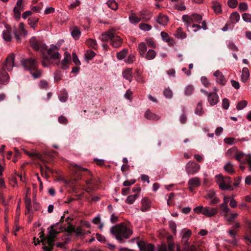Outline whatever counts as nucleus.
Segmentation results:
<instances>
[{
	"mask_svg": "<svg viewBox=\"0 0 251 251\" xmlns=\"http://www.w3.org/2000/svg\"><path fill=\"white\" fill-rule=\"evenodd\" d=\"M29 44L34 50H38L42 52V64L44 67H48L51 64V59L53 60L60 59V54L57 52L58 48L56 46L52 45L47 51V54L45 51L47 50V46L38 38L33 37L29 40Z\"/></svg>",
	"mask_w": 251,
	"mask_h": 251,
	"instance_id": "f257e3e1",
	"label": "nucleus"
},
{
	"mask_svg": "<svg viewBox=\"0 0 251 251\" xmlns=\"http://www.w3.org/2000/svg\"><path fill=\"white\" fill-rule=\"evenodd\" d=\"M75 169L77 171V179H85L87 191H93L98 187V181L93 179L92 175L87 169L81 167L77 165H75Z\"/></svg>",
	"mask_w": 251,
	"mask_h": 251,
	"instance_id": "f03ea898",
	"label": "nucleus"
},
{
	"mask_svg": "<svg viewBox=\"0 0 251 251\" xmlns=\"http://www.w3.org/2000/svg\"><path fill=\"white\" fill-rule=\"evenodd\" d=\"M111 233L113 234L119 243L124 244L126 240L128 239L133 234V230L126 226L125 223H121L111 228Z\"/></svg>",
	"mask_w": 251,
	"mask_h": 251,
	"instance_id": "7ed1b4c3",
	"label": "nucleus"
},
{
	"mask_svg": "<svg viewBox=\"0 0 251 251\" xmlns=\"http://www.w3.org/2000/svg\"><path fill=\"white\" fill-rule=\"evenodd\" d=\"M14 55L9 54L5 62L0 64V84L4 85L9 81V76L6 70L10 71L14 67Z\"/></svg>",
	"mask_w": 251,
	"mask_h": 251,
	"instance_id": "20e7f679",
	"label": "nucleus"
},
{
	"mask_svg": "<svg viewBox=\"0 0 251 251\" xmlns=\"http://www.w3.org/2000/svg\"><path fill=\"white\" fill-rule=\"evenodd\" d=\"M21 63L24 69L29 71L34 78H39L41 77L42 72L38 69L39 64L36 59L33 58L25 59L21 61Z\"/></svg>",
	"mask_w": 251,
	"mask_h": 251,
	"instance_id": "39448f33",
	"label": "nucleus"
},
{
	"mask_svg": "<svg viewBox=\"0 0 251 251\" xmlns=\"http://www.w3.org/2000/svg\"><path fill=\"white\" fill-rule=\"evenodd\" d=\"M235 153V158L236 160L241 162V159L244 158L245 161L247 162L249 170L251 172V154H246L245 153L237 151L236 147L228 150L227 151V155H230L229 154Z\"/></svg>",
	"mask_w": 251,
	"mask_h": 251,
	"instance_id": "423d86ee",
	"label": "nucleus"
},
{
	"mask_svg": "<svg viewBox=\"0 0 251 251\" xmlns=\"http://www.w3.org/2000/svg\"><path fill=\"white\" fill-rule=\"evenodd\" d=\"M217 178V183L219 185L221 190H232L233 187L230 184L232 183L231 178L229 176L224 177L222 175L216 176Z\"/></svg>",
	"mask_w": 251,
	"mask_h": 251,
	"instance_id": "0eeeda50",
	"label": "nucleus"
},
{
	"mask_svg": "<svg viewBox=\"0 0 251 251\" xmlns=\"http://www.w3.org/2000/svg\"><path fill=\"white\" fill-rule=\"evenodd\" d=\"M13 33L17 41L20 42V37H25L26 35V31L25 29L24 24L20 23L18 27H14Z\"/></svg>",
	"mask_w": 251,
	"mask_h": 251,
	"instance_id": "6e6552de",
	"label": "nucleus"
},
{
	"mask_svg": "<svg viewBox=\"0 0 251 251\" xmlns=\"http://www.w3.org/2000/svg\"><path fill=\"white\" fill-rule=\"evenodd\" d=\"M200 169V165L193 161H189L186 165V172L189 175L197 174Z\"/></svg>",
	"mask_w": 251,
	"mask_h": 251,
	"instance_id": "1a4fd4ad",
	"label": "nucleus"
},
{
	"mask_svg": "<svg viewBox=\"0 0 251 251\" xmlns=\"http://www.w3.org/2000/svg\"><path fill=\"white\" fill-rule=\"evenodd\" d=\"M70 59H71V55L69 53H68L67 52H65L64 53V58L63 59V60L61 61V62L59 60V61L56 63L57 65H59V64L61 65V67H60V68L66 70L68 69L69 68V64L70 63Z\"/></svg>",
	"mask_w": 251,
	"mask_h": 251,
	"instance_id": "9d476101",
	"label": "nucleus"
},
{
	"mask_svg": "<svg viewBox=\"0 0 251 251\" xmlns=\"http://www.w3.org/2000/svg\"><path fill=\"white\" fill-rule=\"evenodd\" d=\"M140 251H154V246L151 243L146 244L144 241H139L137 243Z\"/></svg>",
	"mask_w": 251,
	"mask_h": 251,
	"instance_id": "9b49d317",
	"label": "nucleus"
},
{
	"mask_svg": "<svg viewBox=\"0 0 251 251\" xmlns=\"http://www.w3.org/2000/svg\"><path fill=\"white\" fill-rule=\"evenodd\" d=\"M100 39L101 42H102V46L103 49L106 50H108V45L107 43L109 40V29L103 33V34L100 36Z\"/></svg>",
	"mask_w": 251,
	"mask_h": 251,
	"instance_id": "f8f14e48",
	"label": "nucleus"
},
{
	"mask_svg": "<svg viewBox=\"0 0 251 251\" xmlns=\"http://www.w3.org/2000/svg\"><path fill=\"white\" fill-rule=\"evenodd\" d=\"M112 30L111 29V31ZM110 41L111 45H112L114 48H118L121 46L122 41V39L119 36H116L113 33L111 32L110 34Z\"/></svg>",
	"mask_w": 251,
	"mask_h": 251,
	"instance_id": "ddd939ff",
	"label": "nucleus"
},
{
	"mask_svg": "<svg viewBox=\"0 0 251 251\" xmlns=\"http://www.w3.org/2000/svg\"><path fill=\"white\" fill-rule=\"evenodd\" d=\"M230 20L227 22L226 24L222 28L223 31H226L228 29H232L233 28L232 24L238 23L240 20V17H230Z\"/></svg>",
	"mask_w": 251,
	"mask_h": 251,
	"instance_id": "4468645a",
	"label": "nucleus"
},
{
	"mask_svg": "<svg viewBox=\"0 0 251 251\" xmlns=\"http://www.w3.org/2000/svg\"><path fill=\"white\" fill-rule=\"evenodd\" d=\"M218 213L217 208H211L209 206L204 207L202 214L207 217H212L214 216Z\"/></svg>",
	"mask_w": 251,
	"mask_h": 251,
	"instance_id": "2eb2a0df",
	"label": "nucleus"
},
{
	"mask_svg": "<svg viewBox=\"0 0 251 251\" xmlns=\"http://www.w3.org/2000/svg\"><path fill=\"white\" fill-rule=\"evenodd\" d=\"M188 185L189 190L191 192L193 191L194 188L200 186L201 181L200 178L195 177L190 179L188 181Z\"/></svg>",
	"mask_w": 251,
	"mask_h": 251,
	"instance_id": "dca6fc26",
	"label": "nucleus"
},
{
	"mask_svg": "<svg viewBox=\"0 0 251 251\" xmlns=\"http://www.w3.org/2000/svg\"><path fill=\"white\" fill-rule=\"evenodd\" d=\"M229 201V198L228 197H225L224 198V202L222 204H220L219 206L220 211H222L223 213L225 214L226 215H227V213H229L230 211L229 208L227 206V203Z\"/></svg>",
	"mask_w": 251,
	"mask_h": 251,
	"instance_id": "f3484780",
	"label": "nucleus"
},
{
	"mask_svg": "<svg viewBox=\"0 0 251 251\" xmlns=\"http://www.w3.org/2000/svg\"><path fill=\"white\" fill-rule=\"evenodd\" d=\"M207 99L210 105L213 106L217 103L218 101V96L217 93L212 92L208 94Z\"/></svg>",
	"mask_w": 251,
	"mask_h": 251,
	"instance_id": "a211bd4d",
	"label": "nucleus"
},
{
	"mask_svg": "<svg viewBox=\"0 0 251 251\" xmlns=\"http://www.w3.org/2000/svg\"><path fill=\"white\" fill-rule=\"evenodd\" d=\"M215 77H216V79H217V82L219 84L222 85H225L226 83V78L222 74V73L220 71L217 70L215 71L214 74Z\"/></svg>",
	"mask_w": 251,
	"mask_h": 251,
	"instance_id": "6ab92c4d",
	"label": "nucleus"
},
{
	"mask_svg": "<svg viewBox=\"0 0 251 251\" xmlns=\"http://www.w3.org/2000/svg\"><path fill=\"white\" fill-rule=\"evenodd\" d=\"M6 30L3 31V38L4 40L9 42L11 40V32L12 29L11 27L8 25H5Z\"/></svg>",
	"mask_w": 251,
	"mask_h": 251,
	"instance_id": "aec40b11",
	"label": "nucleus"
},
{
	"mask_svg": "<svg viewBox=\"0 0 251 251\" xmlns=\"http://www.w3.org/2000/svg\"><path fill=\"white\" fill-rule=\"evenodd\" d=\"M151 202H150L148 199L147 198H144L143 200H142L141 211L143 212L149 211V209L151 208Z\"/></svg>",
	"mask_w": 251,
	"mask_h": 251,
	"instance_id": "412c9836",
	"label": "nucleus"
},
{
	"mask_svg": "<svg viewBox=\"0 0 251 251\" xmlns=\"http://www.w3.org/2000/svg\"><path fill=\"white\" fill-rule=\"evenodd\" d=\"M71 34L73 38L77 40L79 38L81 32L80 29L77 26H74L70 28Z\"/></svg>",
	"mask_w": 251,
	"mask_h": 251,
	"instance_id": "4be33fe9",
	"label": "nucleus"
},
{
	"mask_svg": "<svg viewBox=\"0 0 251 251\" xmlns=\"http://www.w3.org/2000/svg\"><path fill=\"white\" fill-rule=\"evenodd\" d=\"M144 116H145L146 118L149 120H159V116L155 115V114L151 112V110H147L145 114H144Z\"/></svg>",
	"mask_w": 251,
	"mask_h": 251,
	"instance_id": "5701e85b",
	"label": "nucleus"
},
{
	"mask_svg": "<svg viewBox=\"0 0 251 251\" xmlns=\"http://www.w3.org/2000/svg\"><path fill=\"white\" fill-rule=\"evenodd\" d=\"M138 50L139 54L142 56H144L145 53L147 51L146 44L144 42H141L138 45Z\"/></svg>",
	"mask_w": 251,
	"mask_h": 251,
	"instance_id": "b1692460",
	"label": "nucleus"
},
{
	"mask_svg": "<svg viewBox=\"0 0 251 251\" xmlns=\"http://www.w3.org/2000/svg\"><path fill=\"white\" fill-rule=\"evenodd\" d=\"M131 71L132 69H128L123 72V76L124 78L128 80L130 82L131 81L132 78L133 77V76L131 75Z\"/></svg>",
	"mask_w": 251,
	"mask_h": 251,
	"instance_id": "393cba45",
	"label": "nucleus"
},
{
	"mask_svg": "<svg viewBox=\"0 0 251 251\" xmlns=\"http://www.w3.org/2000/svg\"><path fill=\"white\" fill-rule=\"evenodd\" d=\"M25 202L26 206V210L25 215L29 214V213L31 212V200L30 198H25Z\"/></svg>",
	"mask_w": 251,
	"mask_h": 251,
	"instance_id": "a878e982",
	"label": "nucleus"
},
{
	"mask_svg": "<svg viewBox=\"0 0 251 251\" xmlns=\"http://www.w3.org/2000/svg\"><path fill=\"white\" fill-rule=\"evenodd\" d=\"M38 22L39 19L36 17H29L28 20H27V23L31 26V28H34Z\"/></svg>",
	"mask_w": 251,
	"mask_h": 251,
	"instance_id": "bb28decb",
	"label": "nucleus"
},
{
	"mask_svg": "<svg viewBox=\"0 0 251 251\" xmlns=\"http://www.w3.org/2000/svg\"><path fill=\"white\" fill-rule=\"evenodd\" d=\"M62 230H64L65 231L69 233H72L73 232H75V226L72 225L70 223H68L67 227L62 226Z\"/></svg>",
	"mask_w": 251,
	"mask_h": 251,
	"instance_id": "cd10ccee",
	"label": "nucleus"
},
{
	"mask_svg": "<svg viewBox=\"0 0 251 251\" xmlns=\"http://www.w3.org/2000/svg\"><path fill=\"white\" fill-rule=\"evenodd\" d=\"M156 55V53L154 50H149L147 53H145V55L144 57H145L146 59L148 60H151L154 59Z\"/></svg>",
	"mask_w": 251,
	"mask_h": 251,
	"instance_id": "c85d7f7f",
	"label": "nucleus"
},
{
	"mask_svg": "<svg viewBox=\"0 0 251 251\" xmlns=\"http://www.w3.org/2000/svg\"><path fill=\"white\" fill-rule=\"evenodd\" d=\"M220 212L221 214L223 215L224 216H225V217L226 218L227 221H230V222L233 221V220L234 219H235V218L236 217H237V215H238L237 213H230L229 214H228V213H227V215H226L225 213H223L222 211L220 210Z\"/></svg>",
	"mask_w": 251,
	"mask_h": 251,
	"instance_id": "c756f323",
	"label": "nucleus"
},
{
	"mask_svg": "<svg viewBox=\"0 0 251 251\" xmlns=\"http://www.w3.org/2000/svg\"><path fill=\"white\" fill-rule=\"evenodd\" d=\"M203 113L202 101H200L197 103V107L195 110V114L199 116H201L203 114Z\"/></svg>",
	"mask_w": 251,
	"mask_h": 251,
	"instance_id": "7c9ffc66",
	"label": "nucleus"
},
{
	"mask_svg": "<svg viewBox=\"0 0 251 251\" xmlns=\"http://www.w3.org/2000/svg\"><path fill=\"white\" fill-rule=\"evenodd\" d=\"M86 43H87L88 47L94 50L98 48V44H97L96 40L89 39L87 40V42H86Z\"/></svg>",
	"mask_w": 251,
	"mask_h": 251,
	"instance_id": "2f4dec72",
	"label": "nucleus"
},
{
	"mask_svg": "<svg viewBox=\"0 0 251 251\" xmlns=\"http://www.w3.org/2000/svg\"><path fill=\"white\" fill-rule=\"evenodd\" d=\"M156 22L161 25H165L169 22V18L167 17H158Z\"/></svg>",
	"mask_w": 251,
	"mask_h": 251,
	"instance_id": "473e14b6",
	"label": "nucleus"
},
{
	"mask_svg": "<svg viewBox=\"0 0 251 251\" xmlns=\"http://www.w3.org/2000/svg\"><path fill=\"white\" fill-rule=\"evenodd\" d=\"M249 76V72L247 68H243L242 70V79L243 82L246 81Z\"/></svg>",
	"mask_w": 251,
	"mask_h": 251,
	"instance_id": "72a5a7b5",
	"label": "nucleus"
},
{
	"mask_svg": "<svg viewBox=\"0 0 251 251\" xmlns=\"http://www.w3.org/2000/svg\"><path fill=\"white\" fill-rule=\"evenodd\" d=\"M176 35V38L181 39H185L186 38V33L182 31L181 28H179L177 29Z\"/></svg>",
	"mask_w": 251,
	"mask_h": 251,
	"instance_id": "f704fd0d",
	"label": "nucleus"
},
{
	"mask_svg": "<svg viewBox=\"0 0 251 251\" xmlns=\"http://www.w3.org/2000/svg\"><path fill=\"white\" fill-rule=\"evenodd\" d=\"M127 52L128 50L125 49L123 50L117 52V53H116V56H117V58L119 60H122L126 57Z\"/></svg>",
	"mask_w": 251,
	"mask_h": 251,
	"instance_id": "c9c22d12",
	"label": "nucleus"
},
{
	"mask_svg": "<svg viewBox=\"0 0 251 251\" xmlns=\"http://www.w3.org/2000/svg\"><path fill=\"white\" fill-rule=\"evenodd\" d=\"M138 196V194L131 195L128 196L126 200V202L128 204H133L134 201L136 200V197Z\"/></svg>",
	"mask_w": 251,
	"mask_h": 251,
	"instance_id": "e433bc0d",
	"label": "nucleus"
},
{
	"mask_svg": "<svg viewBox=\"0 0 251 251\" xmlns=\"http://www.w3.org/2000/svg\"><path fill=\"white\" fill-rule=\"evenodd\" d=\"M96 53L91 50H87V52H85V59H87L88 61L91 60L95 56Z\"/></svg>",
	"mask_w": 251,
	"mask_h": 251,
	"instance_id": "4c0bfd02",
	"label": "nucleus"
},
{
	"mask_svg": "<svg viewBox=\"0 0 251 251\" xmlns=\"http://www.w3.org/2000/svg\"><path fill=\"white\" fill-rule=\"evenodd\" d=\"M224 169L226 171L231 174L235 172V170L233 169L232 165L230 162H228L226 165H225Z\"/></svg>",
	"mask_w": 251,
	"mask_h": 251,
	"instance_id": "58836bf2",
	"label": "nucleus"
},
{
	"mask_svg": "<svg viewBox=\"0 0 251 251\" xmlns=\"http://www.w3.org/2000/svg\"><path fill=\"white\" fill-rule=\"evenodd\" d=\"M45 244L49 245V247L53 248L54 246V238L52 237H48Z\"/></svg>",
	"mask_w": 251,
	"mask_h": 251,
	"instance_id": "ea45409f",
	"label": "nucleus"
},
{
	"mask_svg": "<svg viewBox=\"0 0 251 251\" xmlns=\"http://www.w3.org/2000/svg\"><path fill=\"white\" fill-rule=\"evenodd\" d=\"M139 27L144 31H150L151 29V25L148 24L141 23L139 24Z\"/></svg>",
	"mask_w": 251,
	"mask_h": 251,
	"instance_id": "a19ab883",
	"label": "nucleus"
},
{
	"mask_svg": "<svg viewBox=\"0 0 251 251\" xmlns=\"http://www.w3.org/2000/svg\"><path fill=\"white\" fill-rule=\"evenodd\" d=\"M248 104V101L246 100H242L238 102L237 109L238 110H241L243 109Z\"/></svg>",
	"mask_w": 251,
	"mask_h": 251,
	"instance_id": "79ce46f5",
	"label": "nucleus"
},
{
	"mask_svg": "<svg viewBox=\"0 0 251 251\" xmlns=\"http://www.w3.org/2000/svg\"><path fill=\"white\" fill-rule=\"evenodd\" d=\"M194 87L192 85H188L185 90V95L186 96L191 95L193 92H194Z\"/></svg>",
	"mask_w": 251,
	"mask_h": 251,
	"instance_id": "37998d69",
	"label": "nucleus"
},
{
	"mask_svg": "<svg viewBox=\"0 0 251 251\" xmlns=\"http://www.w3.org/2000/svg\"><path fill=\"white\" fill-rule=\"evenodd\" d=\"M238 140L234 138L229 137L225 138L224 141L225 143L229 144V145H233L237 142Z\"/></svg>",
	"mask_w": 251,
	"mask_h": 251,
	"instance_id": "c03bdc74",
	"label": "nucleus"
},
{
	"mask_svg": "<svg viewBox=\"0 0 251 251\" xmlns=\"http://www.w3.org/2000/svg\"><path fill=\"white\" fill-rule=\"evenodd\" d=\"M213 9L214 11L215 14H221V5L218 3L215 4L213 7Z\"/></svg>",
	"mask_w": 251,
	"mask_h": 251,
	"instance_id": "a18cd8bd",
	"label": "nucleus"
},
{
	"mask_svg": "<svg viewBox=\"0 0 251 251\" xmlns=\"http://www.w3.org/2000/svg\"><path fill=\"white\" fill-rule=\"evenodd\" d=\"M192 234V232L190 230H187L184 232L183 235H182V240L187 242V240H189V237Z\"/></svg>",
	"mask_w": 251,
	"mask_h": 251,
	"instance_id": "49530a36",
	"label": "nucleus"
},
{
	"mask_svg": "<svg viewBox=\"0 0 251 251\" xmlns=\"http://www.w3.org/2000/svg\"><path fill=\"white\" fill-rule=\"evenodd\" d=\"M72 57L73 62L75 63V65L76 66H80L81 64L80 60L78 59L77 54H75V52L73 53Z\"/></svg>",
	"mask_w": 251,
	"mask_h": 251,
	"instance_id": "de8ad7c7",
	"label": "nucleus"
},
{
	"mask_svg": "<svg viewBox=\"0 0 251 251\" xmlns=\"http://www.w3.org/2000/svg\"><path fill=\"white\" fill-rule=\"evenodd\" d=\"M164 96L165 97L170 99L172 97V91L170 89H165L163 92Z\"/></svg>",
	"mask_w": 251,
	"mask_h": 251,
	"instance_id": "09e8293b",
	"label": "nucleus"
},
{
	"mask_svg": "<svg viewBox=\"0 0 251 251\" xmlns=\"http://www.w3.org/2000/svg\"><path fill=\"white\" fill-rule=\"evenodd\" d=\"M227 4L230 8H234L238 4V1L237 0H228Z\"/></svg>",
	"mask_w": 251,
	"mask_h": 251,
	"instance_id": "8fccbe9b",
	"label": "nucleus"
},
{
	"mask_svg": "<svg viewBox=\"0 0 251 251\" xmlns=\"http://www.w3.org/2000/svg\"><path fill=\"white\" fill-rule=\"evenodd\" d=\"M128 19L131 24H136L141 21V19L138 17H129Z\"/></svg>",
	"mask_w": 251,
	"mask_h": 251,
	"instance_id": "3c124183",
	"label": "nucleus"
},
{
	"mask_svg": "<svg viewBox=\"0 0 251 251\" xmlns=\"http://www.w3.org/2000/svg\"><path fill=\"white\" fill-rule=\"evenodd\" d=\"M174 8L178 11H184L186 9V7L183 3H181L180 4H175Z\"/></svg>",
	"mask_w": 251,
	"mask_h": 251,
	"instance_id": "603ef678",
	"label": "nucleus"
},
{
	"mask_svg": "<svg viewBox=\"0 0 251 251\" xmlns=\"http://www.w3.org/2000/svg\"><path fill=\"white\" fill-rule=\"evenodd\" d=\"M24 10V7H20L15 6L14 8V12L15 16H20L21 12Z\"/></svg>",
	"mask_w": 251,
	"mask_h": 251,
	"instance_id": "864d4df0",
	"label": "nucleus"
},
{
	"mask_svg": "<svg viewBox=\"0 0 251 251\" xmlns=\"http://www.w3.org/2000/svg\"><path fill=\"white\" fill-rule=\"evenodd\" d=\"M222 106L223 108L226 110H227L229 106V101L226 98H225L223 99L222 101Z\"/></svg>",
	"mask_w": 251,
	"mask_h": 251,
	"instance_id": "5fc2aeb1",
	"label": "nucleus"
},
{
	"mask_svg": "<svg viewBox=\"0 0 251 251\" xmlns=\"http://www.w3.org/2000/svg\"><path fill=\"white\" fill-rule=\"evenodd\" d=\"M238 9L240 11H246L248 9V5L245 2H241L239 4Z\"/></svg>",
	"mask_w": 251,
	"mask_h": 251,
	"instance_id": "6e6d98bb",
	"label": "nucleus"
},
{
	"mask_svg": "<svg viewBox=\"0 0 251 251\" xmlns=\"http://www.w3.org/2000/svg\"><path fill=\"white\" fill-rule=\"evenodd\" d=\"M161 36L162 39H163V40L164 41L166 42H169V34L164 32V31H161Z\"/></svg>",
	"mask_w": 251,
	"mask_h": 251,
	"instance_id": "4d7b16f0",
	"label": "nucleus"
},
{
	"mask_svg": "<svg viewBox=\"0 0 251 251\" xmlns=\"http://www.w3.org/2000/svg\"><path fill=\"white\" fill-rule=\"evenodd\" d=\"M68 99V94L66 92H64L61 95L59 96V100L61 102H65Z\"/></svg>",
	"mask_w": 251,
	"mask_h": 251,
	"instance_id": "13d9d810",
	"label": "nucleus"
},
{
	"mask_svg": "<svg viewBox=\"0 0 251 251\" xmlns=\"http://www.w3.org/2000/svg\"><path fill=\"white\" fill-rule=\"evenodd\" d=\"M58 121L63 125H67L68 123V120L64 116H60L58 118Z\"/></svg>",
	"mask_w": 251,
	"mask_h": 251,
	"instance_id": "bf43d9fd",
	"label": "nucleus"
},
{
	"mask_svg": "<svg viewBox=\"0 0 251 251\" xmlns=\"http://www.w3.org/2000/svg\"><path fill=\"white\" fill-rule=\"evenodd\" d=\"M80 4V1L78 0H75L74 2H72L69 5V8L73 9L75 8Z\"/></svg>",
	"mask_w": 251,
	"mask_h": 251,
	"instance_id": "052dcab7",
	"label": "nucleus"
},
{
	"mask_svg": "<svg viewBox=\"0 0 251 251\" xmlns=\"http://www.w3.org/2000/svg\"><path fill=\"white\" fill-rule=\"evenodd\" d=\"M147 44H148V47L151 48H155L156 47V45H155L153 40L151 38H149L146 40Z\"/></svg>",
	"mask_w": 251,
	"mask_h": 251,
	"instance_id": "680f3d73",
	"label": "nucleus"
},
{
	"mask_svg": "<svg viewBox=\"0 0 251 251\" xmlns=\"http://www.w3.org/2000/svg\"><path fill=\"white\" fill-rule=\"evenodd\" d=\"M58 233V232L56 230V229L53 228L52 227V228L49 231L50 236L49 237L55 238L56 237Z\"/></svg>",
	"mask_w": 251,
	"mask_h": 251,
	"instance_id": "e2e57ef3",
	"label": "nucleus"
},
{
	"mask_svg": "<svg viewBox=\"0 0 251 251\" xmlns=\"http://www.w3.org/2000/svg\"><path fill=\"white\" fill-rule=\"evenodd\" d=\"M110 221L111 223L113 224L118 223L119 221V217L114 214L111 215Z\"/></svg>",
	"mask_w": 251,
	"mask_h": 251,
	"instance_id": "0e129e2a",
	"label": "nucleus"
},
{
	"mask_svg": "<svg viewBox=\"0 0 251 251\" xmlns=\"http://www.w3.org/2000/svg\"><path fill=\"white\" fill-rule=\"evenodd\" d=\"M25 153L26 155H27L30 157H37L38 158H40V155L39 153L36 152L29 153L25 151Z\"/></svg>",
	"mask_w": 251,
	"mask_h": 251,
	"instance_id": "69168bd1",
	"label": "nucleus"
},
{
	"mask_svg": "<svg viewBox=\"0 0 251 251\" xmlns=\"http://www.w3.org/2000/svg\"><path fill=\"white\" fill-rule=\"evenodd\" d=\"M54 80L58 82L61 79V73L59 71H56L54 74Z\"/></svg>",
	"mask_w": 251,
	"mask_h": 251,
	"instance_id": "338daca9",
	"label": "nucleus"
},
{
	"mask_svg": "<svg viewBox=\"0 0 251 251\" xmlns=\"http://www.w3.org/2000/svg\"><path fill=\"white\" fill-rule=\"evenodd\" d=\"M182 20L187 24H190L193 21L192 17H182Z\"/></svg>",
	"mask_w": 251,
	"mask_h": 251,
	"instance_id": "774afa93",
	"label": "nucleus"
}]
</instances>
